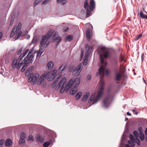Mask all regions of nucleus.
<instances>
[{
    "instance_id": "6",
    "label": "nucleus",
    "mask_w": 147,
    "mask_h": 147,
    "mask_svg": "<svg viewBox=\"0 0 147 147\" xmlns=\"http://www.w3.org/2000/svg\"><path fill=\"white\" fill-rule=\"evenodd\" d=\"M80 82V79L79 78H76V79H71L68 82L67 87L68 89H69L72 87L73 84H74L75 87L77 88L78 85Z\"/></svg>"
},
{
    "instance_id": "35",
    "label": "nucleus",
    "mask_w": 147,
    "mask_h": 147,
    "mask_svg": "<svg viewBox=\"0 0 147 147\" xmlns=\"http://www.w3.org/2000/svg\"><path fill=\"white\" fill-rule=\"evenodd\" d=\"M50 144V143L49 142H46L43 144L44 147H48Z\"/></svg>"
},
{
    "instance_id": "23",
    "label": "nucleus",
    "mask_w": 147,
    "mask_h": 147,
    "mask_svg": "<svg viewBox=\"0 0 147 147\" xmlns=\"http://www.w3.org/2000/svg\"><path fill=\"white\" fill-rule=\"evenodd\" d=\"M89 95L90 94L89 92L86 93L82 98V101L84 102L86 101L87 100Z\"/></svg>"
},
{
    "instance_id": "37",
    "label": "nucleus",
    "mask_w": 147,
    "mask_h": 147,
    "mask_svg": "<svg viewBox=\"0 0 147 147\" xmlns=\"http://www.w3.org/2000/svg\"><path fill=\"white\" fill-rule=\"evenodd\" d=\"M24 57L23 56L22 54H21L19 56V58L18 59H17V60H18L20 62V63H21V62H23V61H22V59Z\"/></svg>"
},
{
    "instance_id": "62",
    "label": "nucleus",
    "mask_w": 147,
    "mask_h": 147,
    "mask_svg": "<svg viewBox=\"0 0 147 147\" xmlns=\"http://www.w3.org/2000/svg\"><path fill=\"white\" fill-rule=\"evenodd\" d=\"M125 147H130L129 145L127 144H126L125 145Z\"/></svg>"
},
{
    "instance_id": "52",
    "label": "nucleus",
    "mask_w": 147,
    "mask_h": 147,
    "mask_svg": "<svg viewBox=\"0 0 147 147\" xmlns=\"http://www.w3.org/2000/svg\"><path fill=\"white\" fill-rule=\"evenodd\" d=\"M139 131L140 132V134L142 133V129L141 127H140L138 129Z\"/></svg>"
},
{
    "instance_id": "13",
    "label": "nucleus",
    "mask_w": 147,
    "mask_h": 147,
    "mask_svg": "<svg viewBox=\"0 0 147 147\" xmlns=\"http://www.w3.org/2000/svg\"><path fill=\"white\" fill-rule=\"evenodd\" d=\"M109 97H106L103 101L102 106L105 108H107L109 105Z\"/></svg>"
},
{
    "instance_id": "50",
    "label": "nucleus",
    "mask_w": 147,
    "mask_h": 147,
    "mask_svg": "<svg viewBox=\"0 0 147 147\" xmlns=\"http://www.w3.org/2000/svg\"><path fill=\"white\" fill-rule=\"evenodd\" d=\"M110 50L111 51V52L113 53L116 54V52L115 50L113 49H111Z\"/></svg>"
},
{
    "instance_id": "7",
    "label": "nucleus",
    "mask_w": 147,
    "mask_h": 147,
    "mask_svg": "<svg viewBox=\"0 0 147 147\" xmlns=\"http://www.w3.org/2000/svg\"><path fill=\"white\" fill-rule=\"evenodd\" d=\"M33 49H30L26 57H25L23 60V64H25L28 65L29 63H31L32 60L34 57L32 52Z\"/></svg>"
},
{
    "instance_id": "15",
    "label": "nucleus",
    "mask_w": 147,
    "mask_h": 147,
    "mask_svg": "<svg viewBox=\"0 0 147 147\" xmlns=\"http://www.w3.org/2000/svg\"><path fill=\"white\" fill-rule=\"evenodd\" d=\"M55 36V34H54V35L53 36V42H55L57 43V45L59 43L60 41L62 40V38L60 36H58L57 37L55 38H54V37Z\"/></svg>"
},
{
    "instance_id": "14",
    "label": "nucleus",
    "mask_w": 147,
    "mask_h": 147,
    "mask_svg": "<svg viewBox=\"0 0 147 147\" xmlns=\"http://www.w3.org/2000/svg\"><path fill=\"white\" fill-rule=\"evenodd\" d=\"M90 6L88 5L90 11H92L95 8V3L94 0H90Z\"/></svg>"
},
{
    "instance_id": "10",
    "label": "nucleus",
    "mask_w": 147,
    "mask_h": 147,
    "mask_svg": "<svg viewBox=\"0 0 147 147\" xmlns=\"http://www.w3.org/2000/svg\"><path fill=\"white\" fill-rule=\"evenodd\" d=\"M18 61L16 58H15L11 64V67L12 68H15L16 67V69L18 70L22 66L23 64V62L20 63V62Z\"/></svg>"
},
{
    "instance_id": "25",
    "label": "nucleus",
    "mask_w": 147,
    "mask_h": 147,
    "mask_svg": "<svg viewBox=\"0 0 147 147\" xmlns=\"http://www.w3.org/2000/svg\"><path fill=\"white\" fill-rule=\"evenodd\" d=\"M44 79L45 78H44L43 76H41L39 78L38 80L37 84L38 85L40 84L44 80Z\"/></svg>"
},
{
    "instance_id": "34",
    "label": "nucleus",
    "mask_w": 147,
    "mask_h": 147,
    "mask_svg": "<svg viewBox=\"0 0 147 147\" xmlns=\"http://www.w3.org/2000/svg\"><path fill=\"white\" fill-rule=\"evenodd\" d=\"M133 134L136 139H137L138 138L139 134L137 131H134L133 132Z\"/></svg>"
},
{
    "instance_id": "54",
    "label": "nucleus",
    "mask_w": 147,
    "mask_h": 147,
    "mask_svg": "<svg viewBox=\"0 0 147 147\" xmlns=\"http://www.w3.org/2000/svg\"><path fill=\"white\" fill-rule=\"evenodd\" d=\"M91 78V76L90 75H88V76L87 79L88 80H90Z\"/></svg>"
},
{
    "instance_id": "48",
    "label": "nucleus",
    "mask_w": 147,
    "mask_h": 147,
    "mask_svg": "<svg viewBox=\"0 0 147 147\" xmlns=\"http://www.w3.org/2000/svg\"><path fill=\"white\" fill-rule=\"evenodd\" d=\"M50 1L49 0H45L42 2V4H45Z\"/></svg>"
},
{
    "instance_id": "56",
    "label": "nucleus",
    "mask_w": 147,
    "mask_h": 147,
    "mask_svg": "<svg viewBox=\"0 0 147 147\" xmlns=\"http://www.w3.org/2000/svg\"><path fill=\"white\" fill-rule=\"evenodd\" d=\"M29 139L33 140V138L32 136H29Z\"/></svg>"
},
{
    "instance_id": "18",
    "label": "nucleus",
    "mask_w": 147,
    "mask_h": 147,
    "mask_svg": "<svg viewBox=\"0 0 147 147\" xmlns=\"http://www.w3.org/2000/svg\"><path fill=\"white\" fill-rule=\"evenodd\" d=\"M36 140L38 142L42 143L44 141V137L41 136L39 134H38L36 135Z\"/></svg>"
},
{
    "instance_id": "8",
    "label": "nucleus",
    "mask_w": 147,
    "mask_h": 147,
    "mask_svg": "<svg viewBox=\"0 0 147 147\" xmlns=\"http://www.w3.org/2000/svg\"><path fill=\"white\" fill-rule=\"evenodd\" d=\"M39 76V75L38 73H36L34 75L33 73L31 74L28 79V82L34 84L37 82Z\"/></svg>"
},
{
    "instance_id": "63",
    "label": "nucleus",
    "mask_w": 147,
    "mask_h": 147,
    "mask_svg": "<svg viewBox=\"0 0 147 147\" xmlns=\"http://www.w3.org/2000/svg\"><path fill=\"white\" fill-rule=\"evenodd\" d=\"M145 133L146 135H147V128H146V130L145 131Z\"/></svg>"
},
{
    "instance_id": "46",
    "label": "nucleus",
    "mask_w": 147,
    "mask_h": 147,
    "mask_svg": "<svg viewBox=\"0 0 147 147\" xmlns=\"http://www.w3.org/2000/svg\"><path fill=\"white\" fill-rule=\"evenodd\" d=\"M119 59H120V62H121L124 60V59L123 55L122 54H120L119 56Z\"/></svg>"
},
{
    "instance_id": "11",
    "label": "nucleus",
    "mask_w": 147,
    "mask_h": 147,
    "mask_svg": "<svg viewBox=\"0 0 147 147\" xmlns=\"http://www.w3.org/2000/svg\"><path fill=\"white\" fill-rule=\"evenodd\" d=\"M82 64H79L76 68L74 70L72 74L74 76L77 77L79 75L82 69Z\"/></svg>"
},
{
    "instance_id": "3",
    "label": "nucleus",
    "mask_w": 147,
    "mask_h": 147,
    "mask_svg": "<svg viewBox=\"0 0 147 147\" xmlns=\"http://www.w3.org/2000/svg\"><path fill=\"white\" fill-rule=\"evenodd\" d=\"M53 35V33L51 31H49L47 35L43 36L42 39L40 42V47L44 48L46 47L49 44V42H47L48 39L51 38Z\"/></svg>"
},
{
    "instance_id": "60",
    "label": "nucleus",
    "mask_w": 147,
    "mask_h": 147,
    "mask_svg": "<svg viewBox=\"0 0 147 147\" xmlns=\"http://www.w3.org/2000/svg\"><path fill=\"white\" fill-rule=\"evenodd\" d=\"M127 115H129V116H131V114L129 112H127Z\"/></svg>"
},
{
    "instance_id": "4",
    "label": "nucleus",
    "mask_w": 147,
    "mask_h": 147,
    "mask_svg": "<svg viewBox=\"0 0 147 147\" xmlns=\"http://www.w3.org/2000/svg\"><path fill=\"white\" fill-rule=\"evenodd\" d=\"M86 49L87 51L84 57V60L83 62V65H86L87 64L88 55L92 52V47H90L88 45L86 44Z\"/></svg>"
},
{
    "instance_id": "9",
    "label": "nucleus",
    "mask_w": 147,
    "mask_h": 147,
    "mask_svg": "<svg viewBox=\"0 0 147 147\" xmlns=\"http://www.w3.org/2000/svg\"><path fill=\"white\" fill-rule=\"evenodd\" d=\"M114 71L115 80L117 81H120L123 76V74L121 71L118 68H115Z\"/></svg>"
},
{
    "instance_id": "64",
    "label": "nucleus",
    "mask_w": 147,
    "mask_h": 147,
    "mask_svg": "<svg viewBox=\"0 0 147 147\" xmlns=\"http://www.w3.org/2000/svg\"><path fill=\"white\" fill-rule=\"evenodd\" d=\"M128 143L129 144H131V141L129 140L128 141Z\"/></svg>"
},
{
    "instance_id": "12",
    "label": "nucleus",
    "mask_w": 147,
    "mask_h": 147,
    "mask_svg": "<svg viewBox=\"0 0 147 147\" xmlns=\"http://www.w3.org/2000/svg\"><path fill=\"white\" fill-rule=\"evenodd\" d=\"M118 59V57L117 56L114 57L112 60V63L115 66V68H118L119 65Z\"/></svg>"
},
{
    "instance_id": "27",
    "label": "nucleus",
    "mask_w": 147,
    "mask_h": 147,
    "mask_svg": "<svg viewBox=\"0 0 147 147\" xmlns=\"http://www.w3.org/2000/svg\"><path fill=\"white\" fill-rule=\"evenodd\" d=\"M140 16L142 19L145 18L147 20V15H144L142 11H140Z\"/></svg>"
},
{
    "instance_id": "41",
    "label": "nucleus",
    "mask_w": 147,
    "mask_h": 147,
    "mask_svg": "<svg viewBox=\"0 0 147 147\" xmlns=\"http://www.w3.org/2000/svg\"><path fill=\"white\" fill-rule=\"evenodd\" d=\"M29 51V49H27L26 50H25L24 52V53L22 54V55L24 57L27 54V53Z\"/></svg>"
},
{
    "instance_id": "17",
    "label": "nucleus",
    "mask_w": 147,
    "mask_h": 147,
    "mask_svg": "<svg viewBox=\"0 0 147 147\" xmlns=\"http://www.w3.org/2000/svg\"><path fill=\"white\" fill-rule=\"evenodd\" d=\"M26 134L24 133H22L20 134V144L23 143L25 142V139L26 138Z\"/></svg>"
},
{
    "instance_id": "31",
    "label": "nucleus",
    "mask_w": 147,
    "mask_h": 147,
    "mask_svg": "<svg viewBox=\"0 0 147 147\" xmlns=\"http://www.w3.org/2000/svg\"><path fill=\"white\" fill-rule=\"evenodd\" d=\"M87 9H86V17H88L90 16V11L89 10V8H88V7H87Z\"/></svg>"
},
{
    "instance_id": "43",
    "label": "nucleus",
    "mask_w": 147,
    "mask_h": 147,
    "mask_svg": "<svg viewBox=\"0 0 147 147\" xmlns=\"http://www.w3.org/2000/svg\"><path fill=\"white\" fill-rule=\"evenodd\" d=\"M42 1V0H36L34 3V5L35 6L37 5L38 3Z\"/></svg>"
},
{
    "instance_id": "40",
    "label": "nucleus",
    "mask_w": 147,
    "mask_h": 147,
    "mask_svg": "<svg viewBox=\"0 0 147 147\" xmlns=\"http://www.w3.org/2000/svg\"><path fill=\"white\" fill-rule=\"evenodd\" d=\"M140 138L141 140H143L144 139V135L142 133L140 134Z\"/></svg>"
},
{
    "instance_id": "36",
    "label": "nucleus",
    "mask_w": 147,
    "mask_h": 147,
    "mask_svg": "<svg viewBox=\"0 0 147 147\" xmlns=\"http://www.w3.org/2000/svg\"><path fill=\"white\" fill-rule=\"evenodd\" d=\"M88 0H86L84 2V8L86 9L88 5Z\"/></svg>"
},
{
    "instance_id": "57",
    "label": "nucleus",
    "mask_w": 147,
    "mask_h": 147,
    "mask_svg": "<svg viewBox=\"0 0 147 147\" xmlns=\"http://www.w3.org/2000/svg\"><path fill=\"white\" fill-rule=\"evenodd\" d=\"M144 56V54L143 53L142 55V60H143Z\"/></svg>"
},
{
    "instance_id": "30",
    "label": "nucleus",
    "mask_w": 147,
    "mask_h": 147,
    "mask_svg": "<svg viewBox=\"0 0 147 147\" xmlns=\"http://www.w3.org/2000/svg\"><path fill=\"white\" fill-rule=\"evenodd\" d=\"M73 38V36L72 35H68L65 38V39L66 40L70 41L72 40Z\"/></svg>"
},
{
    "instance_id": "24",
    "label": "nucleus",
    "mask_w": 147,
    "mask_h": 147,
    "mask_svg": "<svg viewBox=\"0 0 147 147\" xmlns=\"http://www.w3.org/2000/svg\"><path fill=\"white\" fill-rule=\"evenodd\" d=\"M12 144V141L10 139H7L5 143V145L6 146H10Z\"/></svg>"
},
{
    "instance_id": "22",
    "label": "nucleus",
    "mask_w": 147,
    "mask_h": 147,
    "mask_svg": "<svg viewBox=\"0 0 147 147\" xmlns=\"http://www.w3.org/2000/svg\"><path fill=\"white\" fill-rule=\"evenodd\" d=\"M54 65V63L53 61H51L48 63L47 66L48 67V68L49 69H50L53 67Z\"/></svg>"
},
{
    "instance_id": "59",
    "label": "nucleus",
    "mask_w": 147,
    "mask_h": 147,
    "mask_svg": "<svg viewBox=\"0 0 147 147\" xmlns=\"http://www.w3.org/2000/svg\"><path fill=\"white\" fill-rule=\"evenodd\" d=\"M2 36V32H0V39L1 38Z\"/></svg>"
},
{
    "instance_id": "51",
    "label": "nucleus",
    "mask_w": 147,
    "mask_h": 147,
    "mask_svg": "<svg viewBox=\"0 0 147 147\" xmlns=\"http://www.w3.org/2000/svg\"><path fill=\"white\" fill-rule=\"evenodd\" d=\"M5 140L3 139H1L0 140V145H2L4 143Z\"/></svg>"
},
{
    "instance_id": "19",
    "label": "nucleus",
    "mask_w": 147,
    "mask_h": 147,
    "mask_svg": "<svg viewBox=\"0 0 147 147\" xmlns=\"http://www.w3.org/2000/svg\"><path fill=\"white\" fill-rule=\"evenodd\" d=\"M15 32H16L15 39L17 40L20 36L22 34V32L20 30H16Z\"/></svg>"
},
{
    "instance_id": "28",
    "label": "nucleus",
    "mask_w": 147,
    "mask_h": 147,
    "mask_svg": "<svg viewBox=\"0 0 147 147\" xmlns=\"http://www.w3.org/2000/svg\"><path fill=\"white\" fill-rule=\"evenodd\" d=\"M82 94L80 92H78L76 95L75 96V99L78 100L82 96Z\"/></svg>"
},
{
    "instance_id": "47",
    "label": "nucleus",
    "mask_w": 147,
    "mask_h": 147,
    "mask_svg": "<svg viewBox=\"0 0 147 147\" xmlns=\"http://www.w3.org/2000/svg\"><path fill=\"white\" fill-rule=\"evenodd\" d=\"M136 140H135V143H136L138 145H140V140L138 138L137 139H136Z\"/></svg>"
},
{
    "instance_id": "26",
    "label": "nucleus",
    "mask_w": 147,
    "mask_h": 147,
    "mask_svg": "<svg viewBox=\"0 0 147 147\" xmlns=\"http://www.w3.org/2000/svg\"><path fill=\"white\" fill-rule=\"evenodd\" d=\"M129 138L131 140L132 143H133V146H134V143L135 142V140L134 138V136L132 134H130L129 135Z\"/></svg>"
},
{
    "instance_id": "61",
    "label": "nucleus",
    "mask_w": 147,
    "mask_h": 147,
    "mask_svg": "<svg viewBox=\"0 0 147 147\" xmlns=\"http://www.w3.org/2000/svg\"><path fill=\"white\" fill-rule=\"evenodd\" d=\"M81 57L82 58L83 56V52L82 51L81 53Z\"/></svg>"
},
{
    "instance_id": "33",
    "label": "nucleus",
    "mask_w": 147,
    "mask_h": 147,
    "mask_svg": "<svg viewBox=\"0 0 147 147\" xmlns=\"http://www.w3.org/2000/svg\"><path fill=\"white\" fill-rule=\"evenodd\" d=\"M67 1V0H61L60 1V0H57V3H59L61 2V4L62 5H64L65 4Z\"/></svg>"
},
{
    "instance_id": "32",
    "label": "nucleus",
    "mask_w": 147,
    "mask_h": 147,
    "mask_svg": "<svg viewBox=\"0 0 147 147\" xmlns=\"http://www.w3.org/2000/svg\"><path fill=\"white\" fill-rule=\"evenodd\" d=\"M15 30H16V27L14 28L12 30L10 34V37H12L15 34Z\"/></svg>"
},
{
    "instance_id": "53",
    "label": "nucleus",
    "mask_w": 147,
    "mask_h": 147,
    "mask_svg": "<svg viewBox=\"0 0 147 147\" xmlns=\"http://www.w3.org/2000/svg\"><path fill=\"white\" fill-rule=\"evenodd\" d=\"M142 36V35L141 34H140L137 37H136V40H138L139 38H140Z\"/></svg>"
},
{
    "instance_id": "44",
    "label": "nucleus",
    "mask_w": 147,
    "mask_h": 147,
    "mask_svg": "<svg viewBox=\"0 0 147 147\" xmlns=\"http://www.w3.org/2000/svg\"><path fill=\"white\" fill-rule=\"evenodd\" d=\"M68 30L69 28L67 27H64L63 29V31L64 32H66Z\"/></svg>"
},
{
    "instance_id": "39",
    "label": "nucleus",
    "mask_w": 147,
    "mask_h": 147,
    "mask_svg": "<svg viewBox=\"0 0 147 147\" xmlns=\"http://www.w3.org/2000/svg\"><path fill=\"white\" fill-rule=\"evenodd\" d=\"M27 65L24 64V65L22 66V68H21V71L22 72L24 71L26 68V67Z\"/></svg>"
},
{
    "instance_id": "58",
    "label": "nucleus",
    "mask_w": 147,
    "mask_h": 147,
    "mask_svg": "<svg viewBox=\"0 0 147 147\" xmlns=\"http://www.w3.org/2000/svg\"><path fill=\"white\" fill-rule=\"evenodd\" d=\"M134 113L135 115H137L138 112H135V110H133Z\"/></svg>"
},
{
    "instance_id": "45",
    "label": "nucleus",
    "mask_w": 147,
    "mask_h": 147,
    "mask_svg": "<svg viewBox=\"0 0 147 147\" xmlns=\"http://www.w3.org/2000/svg\"><path fill=\"white\" fill-rule=\"evenodd\" d=\"M57 80H56L55 82H53L51 86L52 88H54L55 86H56L57 83Z\"/></svg>"
},
{
    "instance_id": "20",
    "label": "nucleus",
    "mask_w": 147,
    "mask_h": 147,
    "mask_svg": "<svg viewBox=\"0 0 147 147\" xmlns=\"http://www.w3.org/2000/svg\"><path fill=\"white\" fill-rule=\"evenodd\" d=\"M77 91V88L74 86L70 90V93L71 94L74 95Z\"/></svg>"
},
{
    "instance_id": "42",
    "label": "nucleus",
    "mask_w": 147,
    "mask_h": 147,
    "mask_svg": "<svg viewBox=\"0 0 147 147\" xmlns=\"http://www.w3.org/2000/svg\"><path fill=\"white\" fill-rule=\"evenodd\" d=\"M63 65H62L59 68V71L61 72L65 69V67H64L63 68H62Z\"/></svg>"
},
{
    "instance_id": "21",
    "label": "nucleus",
    "mask_w": 147,
    "mask_h": 147,
    "mask_svg": "<svg viewBox=\"0 0 147 147\" xmlns=\"http://www.w3.org/2000/svg\"><path fill=\"white\" fill-rule=\"evenodd\" d=\"M86 38L88 41H90L91 36H90V29L89 28H88L86 32Z\"/></svg>"
},
{
    "instance_id": "5",
    "label": "nucleus",
    "mask_w": 147,
    "mask_h": 147,
    "mask_svg": "<svg viewBox=\"0 0 147 147\" xmlns=\"http://www.w3.org/2000/svg\"><path fill=\"white\" fill-rule=\"evenodd\" d=\"M66 80V78H63L56 87V88H58L60 87L61 85H62V87L60 90V92L61 93H62L65 90H66L67 91L69 90L67 89V85L65 84Z\"/></svg>"
},
{
    "instance_id": "29",
    "label": "nucleus",
    "mask_w": 147,
    "mask_h": 147,
    "mask_svg": "<svg viewBox=\"0 0 147 147\" xmlns=\"http://www.w3.org/2000/svg\"><path fill=\"white\" fill-rule=\"evenodd\" d=\"M32 72V70L30 69H28L25 72V75L26 76H28Z\"/></svg>"
},
{
    "instance_id": "1",
    "label": "nucleus",
    "mask_w": 147,
    "mask_h": 147,
    "mask_svg": "<svg viewBox=\"0 0 147 147\" xmlns=\"http://www.w3.org/2000/svg\"><path fill=\"white\" fill-rule=\"evenodd\" d=\"M105 67L103 65L101 66L98 69V72L96 74V76H98L100 75L101 78L100 80V86L98 92V94L95 97V94L94 93L90 98L88 102L90 103L91 101L92 102V104L96 103L100 99L104 92V82L103 80V78L104 74L107 75L109 72V70L107 69L105 70Z\"/></svg>"
},
{
    "instance_id": "2",
    "label": "nucleus",
    "mask_w": 147,
    "mask_h": 147,
    "mask_svg": "<svg viewBox=\"0 0 147 147\" xmlns=\"http://www.w3.org/2000/svg\"><path fill=\"white\" fill-rule=\"evenodd\" d=\"M100 49L102 51V54L100 55V62L102 64H104L105 66L107 65L106 62H104V59H107L110 57L111 56V53L109 50L107 49L105 47H101Z\"/></svg>"
},
{
    "instance_id": "38",
    "label": "nucleus",
    "mask_w": 147,
    "mask_h": 147,
    "mask_svg": "<svg viewBox=\"0 0 147 147\" xmlns=\"http://www.w3.org/2000/svg\"><path fill=\"white\" fill-rule=\"evenodd\" d=\"M22 26V24L21 23H20L18 24V27L16 28V30H20L21 27Z\"/></svg>"
},
{
    "instance_id": "49",
    "label": "nucleus",
    "mask_w": 147,
    "mask_h": 147,
    "mask_svg": "<svg viewBox=\"0 0 147 147\" xmlns=\"http://www.w3.org/2000/svg\"><path fill=\"white\" fill-rule=\"evenodd\" d=\"M22 49H23L22 48H21L20 49H19L18 51V53H17L18 55H19L20 54H21V53L22 52Z\"/></svg>"
},
{
    "instance_id": "16",
    "label": "nucleus",
    "mask_w": 147,
    "mask_h": 147,
    "mask_svg": "<svg viewBox=\"0 0 147 147\" xmlns=\"http://www.w3.org/2000/svg\"><path fill=\"white\" fill-rule=\"evenodd\" d=\"M51 75H52V76L51 77V78H50V79H53L55 77V76L53 75L52 74L48 71H46L44 74L42 75V76H43L44 78H47L49 76L48 78L49 79Z\"/></svg>"
},
{
    "instance_id": "55",
    "label": "nucleus",
    "mask_w": 147,
    "mask_h": 147,
    "mask_svg": "<svg viewBox=\"0 0 147 147\" xmlns=\"http://www.w3.org/2000/svg\"><path fill=\"white\" fill-rule=\"evenodd\" d=\"M42 54V53H40V52H38L37 53V56H40Z\"/></svg>"
}]
</instances>
